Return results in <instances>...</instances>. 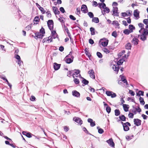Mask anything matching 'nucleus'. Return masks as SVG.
I'll list each match as a JSON object with an SVG mask.
<instances>
[{
  "mask_svg": "<svg viewBox=\"0 0 148 148\" xmlns=\"http://www.w3.org/2000/svg\"><path fill=\"white\" fill-rule=\"evenodd\" d=\"M138 37L142 40L144 41L146 39V36L144 35L143 34H141L138 35Z\"/></svg>",
  "mask_w": 148,
  "mask_h": 148,
  "instance_id": "obj_9",
  "label": "nucleus"
},
{
  "mask_svg": "<svg viewBox=\"0 0 148 148\" xmlns=\"http://www.w3.org/2000/svg\"><path fill=\"white\" fill-rule=\"evenodd\" d=\"M80 71L79 70H75L74 71L73 77L75 78V77L80 78L81 77V75L79 74Z\"/></svg>",
  "mask_w": 148,
  "mask_h": 148,
  "instance_id": "obj_1",
  "label": "nucleus"
},
{
  "mask_svg": "<svg viewBox=\"0 0 148 148\" xmlns=\"http://www.w3.org/2000/svg\"><path fill=\"white\" fill-rule=\"evenodd\" d=\"M15 57L16 58V59H17L18 60H21V58H20V56L18 55H15Z\"/></svg>",
  "mask_w": 148,
  "mask_h": 148,
  "instance_id": "obj_63",
  "label": "nucleus"
},
{
  "mask_svg": "<svg viewBox=\"0 0 148 148\" xmlns=\"http://www.w3.org/2000/svg\"><path fill=\"white\" fill-rule=\"evenodd\" d=\"M132 42L134 45H136L138 44V40L136 38H134L132 40Z\"/></svg>",
  "mask_w": 148,
  "mask_h": 148,
  "instance_id": "obj_23",
  "label": "nucleus"
},
{
  "mask_svg": "<svg viewBox=\"0 0 148 148\" xmlns=\"http://www.w3.org/2000/svg\"><path fill=\"white\" fill-rule=\"evenodd\" d=\"M125 61V60L123 59H121L119 60L117 62V64L119 65L121 64L123 62Z\"/></svg>",
  "mask_w": 148,
  "mask_h": 148,
  "instance_id": "obj_37",
  "label": "nucleus"
},
{
  "mask_svg": "<svg viewBox=\"0 0 148 148\" xmlns=\"http://www.w3.org/2000/svg\"><path fill=\"white\" fill-rule=\"evenodd\" d=\"M118 8L116 7H113V12L114 14H115V13H117V12Z\"/></svg>",
  "mask_w": 148,
  "mask_h": 148,
  "instance_id": "obj_33",
  "label": "nucleus"
},
{
  "mask_svg": "<svg viewBox=\"0 0 148 148\" xmlns=\"http://www.w3.org/2000/svg\"><path fill=\"white\" fill-rule=\"evenodd\" d=\"M97 128L98 129V132L99 134H102L103 132V130L102 129L99 128L98 127H97Z\"/></svg>",
  "mask_w": 148,
  "mask_h": 148,
  "instance_id": "obj_34",
  "label": "nucleus"
},
{
  "mask_svg": "<svg viewBox=\"0 0 148 148\" xmlns=\"http://www.w3.org/2000/svg\"><path fill=\"white\" fill-rule=\"evenodd\" d=\"M39 9L43 13H44L45 12V11L44 10V8L42 7H40L39 8Z\"/></svg>",
  "mask_w": 148,
  "mask_h": 148,
  "instance_id": "obj_61",
  "label": "nucleus"
},
{
  "mask_svg": "<svg viewBox=\"0 0 148 148\" xmlns=\"http://www.w3.org/2000/svg\"><path fill=\"white\" fill-rule=\"evenodd\" d=\"M60 67V64H57L56 63H54L53 68L55 70H58Z\"/></svg>",
  "mask_w": 148,
  "mask_h": 148,
  "instance_id": "obj_13",
  "label": "nucleus"
},
{
  "mask_svg": "<svg viewBox=\"0 0 148 148\" xmlns=\"http://www.w3.org/2000/svg\"><path fill=\"white\" fill-rule=\"evenodd\" d=\"M89 89L91 92H94L95 91V89L94 88H91V87H90L89 88Z\"/></svg>",
  "mask_w": 148,
  "mask_h": 148,
  "instance_id": "obj_60",
  "label": "nucleus"
},
{
  "mask_svg": "<svg viewBox=\"0 0 148 148\" xmlns=\"http://www.w3.org/2000/svg\"><path fill=\"white\" fill-rule=\"evenodd\" d=\"M129 117L131 118H133L134 116V114L132 113H130L128 114Z\"/></svg>",
  "mask_w": 148,
  "mask_h": 148,
  "instance_id": "obj_55",
  "label": "nucleus"
},
{
  "mask_svg": "<svg viewBox=\"0 0 148 148\" xmlns=\"http://www.w3.org/2000/svg\"><path fill=\"white\" fill-rule=\"evenodd\" d=\"M39 18L38 17H36L34 18V23H37L39 21Z\"/></svg>",
  "mask_w": 148,
  "mask_h": 148,
  "instance_id": "obj_50",
  "label": "nucleus"
},
{
  "mask_svg": "<svg viewBox=\"0 0 148 148\" xmlns=\"http://www.w3.org/2000/svg\"><path fill=\"white\" fill-rule=\"evenodd\" d=\"M129 93L132 96H134L135 94L134 92L131 90H129Z\"/></svg>",
  "mask_w": 148,
  "mask_h": 148,
  "instance_id": "obj_62",
  "label": "nucleus"
},
{
  "mask_svg": "<svg viewBox=\"0 0 148 148\" xmlns=\"http://www.w3.org/2000/svg\"><path fill=\"white\" fill-rule=\"evenodd\" d=\"M112 68L114 71L118 72L119 70L118 65L117 64L113 65Z\"/></svg>",
  "mask_w": 148,
  "mask_h": 148,
  "instance_id": "obj_22",
  "label": "nucleus"
},
{
  "mask_svg": "<svg viewBox=\"0 0 148 148\" xmlns=\"http://www.w3.org/2000/svg\"><path fill=\"white\" fill-rule=\"evenodd\" d=\"M88 74H89V76L91 78L93 79H94L95 78L94 72L92 69L89 71L88 72Z\"/></svg>",
  "mask_w": 148,
  "mask_h": 148,
  "instance_id": "obj_6",
  "label": "nucleus"
},
{
  "mask_svg": "<svg viewBox=\"0 0 148 148\" xmlns=\"http://www.w3.org/2000/svg\"><path fill=\"white\" fill-rule=\"evenodd\" d=\"M52 38H56L57 36V34L55 31H51Z\"/></svg>",
  "mask_w": 148,
  "mask_h": 148,
  "instance_id": "obj_24",
  "label": "nucleus"
},
{
  "mask_svg": "<svg viewBox=\"0 0 148 148\" xmlns=\"http://www.w3.org/2000/svg\"><path fill=\"white\" fill-rule=\"evenodd\" d=\"M97 56L100 58H101L102 57V54H101L99 52H97Z\"/></svg>",
  "mask_w": 148,
  "mask_h": 148,
  "instance_id": "obj_58",
  "label": "nucleus"
},
{
  "mask_svg": "<svg viewBox=\"0 0 148 148\" xmlns=\"http://www.w3.org/2000/svg\"><path fill=\"white\" fill-rule=\"evenodd\" d=\"M115 115L116 116H118L120 114V111L118 110H115Z\"/></svg>",
  "mask_w": 148,
  "mask_h": 148,
  "instance_id": "obj_40",
  "label": "nucleus"
},
{
  "mask_svg": "<svg viewBox=\"0 0 148 148\" xmlns=\"http://www.w3.org/2000/svg\"><path fill=\"white\" fill-rule=\"evenodd\" d=\"M99 7L100 8L104 9L106 7V4L104 3H101L99 4Z\"/></svg>",
  "mask_w": 148,
  "mask_h": 148,
  "instance_id": "obj_29",
  "label": "nucleus"
},
{
  "mask_svg": "<svg viewBox=\"0 0 148 148\" xmlns=\"http://www.w3.org/2000/svg\"><path fill=\"white\" fill-rule=\"evenodd\" d=\"M52 37L49 36L48 38H44L42 40V42L43 43L46 42L49 43L52 41Z\"/></svg>",
  "mask_w": 148,
  "mask_h": 148,
  "instance_id": "obj_3",
  "label": "nucleus"
},
{
  "mask_svg": "<svg viewBox=\"0 0 148 148\" xmlns=\"http://www.w3.org/2000/svg\"><path fill=\"white\" fill-rule=\"evenodd\" d=\"M75 13L79 15L80 14V8H77L76 9V11Z\"/></svg>",
  "mask_w": 148,
  "mask_h": 148,
  "instance_id": "obj_54",
  "label": "nucleus"
},
{
  "mask_svg": "<svg viewBox=\"0 0 148 148\" xmlns=\"http://www.w3.org/2000/svg\"><path fill=\"white\" fill-rule=\"evenodd\" d=\"M139 12L137 10H136L134 11V15L136 19H138L139 18Z\"/></svg>",
  "mask_w": 148,
  "mask_h": 148,
  "instance_id": "obj_5",
  "label": "nucleus"
},
{
  "mask_svg": "<svg viewBox=\"0 0 148 148\" xmlns=\"http://www.w3.org/2000/svg\"><path fill=\"white\" fill-rule=\"evenodd\" d=\"M103 11L107 13H108V12H110V10H109V9L108 8H106V7H105L104 9V10H103Z\"/></svg>",
  "mask_w": 148,
  "mask_h": 148,
  "instance_id": "obj_48",
  "label": "nucleus"
},
{
  "mask_svg": "<svg viewBox=\"0 0 148 148\" xmlns=\"http://www.w3.org/2000/svg\"><path fill=\"white\" fill-rule=\"evenodd\" d=\"M73 120L79 124L80 125H81L82 123V121L79 118L77 117L73 118Z\"/></svg>",
  "mask_w": 148,
  "mask_h": 148,
  "instance_id": "obj_8",
  "label": "nucleus"
},
{
  "mask_svg": "<svg viewBox=\"0 0 148 148\" xmlns=\"http://www.w3.org/2000/svg\"><path fill=\"white\" fill-rule=\"evenodd\" d=\"M134 121V124L137 126H139L141 124V121L138 119H135Z\"/></svg>",
  "mask_w": 148,
  "mask_h": 148,
  "instance_id": "obj_7",
  "label": "nucleus"
},
{
  "mask_svg": "<svg viewBox=\"0 0 148 148\" xmlns=\"http://www.w3.org/2000/svg\"><path fill=\"white\" fill-rule=\"evenodd\" d=\"M73 57L72 56L71 58H68L66 59L65 61L68 64L71 63L73 60Z\"/></svg>",
  "mask_w": 148,
  "mask_h": 148,
  "instance_id": "obj_21",
  "label": "nucleus"
},
{
  "mask_svg": "<svg viewBox=\"0 0 148 148\" xmlns=\"http://www.w3.org/2000/svg\"><path fill=\"white\" fill-rule=\"evenodd\" d=\"M92 21L93 22L96 23H98L99 22V18L97 17H94L92 18Z\"/></svg>",
  "mask_w": 148,
  "mask_h": 148,
  "instance_id": "obj_30",
  "label": "nucleus"
},
{
  "mask_svg": "<svg viewBox=\"0 0 148 148\" xmlns=\"http://www.w3.org/2000/svg\"><path fill=\"white\" fill-rule=\"evenodd\" d=\"M90 31L91 32V34L92 35H94L95 34V29L92 27H91L90 29Z\"/></svg>",
  "mask_w": 148,
  "mask_h": 148,
  "instance_id": "obj_36",
  "label": "nucleus"
},
{
  "mask_svg": "<svg viewBox=\"0 0 148 148\" xmlns=\"http://www.w3.org/2000/svg\"><path fill=\"white\" fill-rule=\"evenodd\" d=\"M144 95V92L141 91H139L138 93H137V95H139L140 96V95L143 96Z\"/></svg>",
  "mask_w": 148,
  "mask_h": 148,
  "instance_id": "obj_42",
  "label": "nucleus"
},
{
  "mask_svg": "<svg viewBox=\"0 0 148 148\" xmlns=\"http://www.w3.org/2000/svg\"><path fill=\"white\" fill-rule=\"evenodd\" d=\"M53 9L55 14H59L60 12L58 11V9L57 7H53Z\"/></svg>",
  "mask_w": 148,
  "mask_h": 148,
  "instance_id": "obj_16",
  "label": "nucleus"
},
{
  "mask_svg": "<svg viewBox=\"0 0 148 148\" xmlns=\"http://www.w3.org/2000/svg\"><path fill=\"white\" fill-rule=\"evenodd\" d=\"M32 27V25H27L25 28V29L26 31H28L31 29Z\"/></svg>",
  "mask_w": 148,
  "mask_h": 148,
  "instance_id": "obj_35",
  "label": "nucleus"
},
{
  "mask_svg": "<svg viewBox=\"0 0 148 148\" xmlns=\"http://www.w3.org/2000/svg\"><path fill=\"white\" fill-rule=\"evenodd\" d=\"M107 141L110 146L112 147H114V144L112 139H110L109 140H107Z\"/></svg>",
  "mask_w": 148,
  "mask_h": 148,
  "instance_id": "obj_14",
  "label": "nucleus"
},
{
  "mask_svg": "<svg viewBox=\"0 0 148 148\" xmlns=\"http://www.w3.org/2000/svg\"><path fill=\"white\" fill-rule=\"evenodd\" d=\"M64 28L65 31L67 32L68 36L69 37H70L71 35L69 32V30L67 28L66 26H64Z\"/></svg>",
  "mask_w": 148,
  "mask_h": 148,
  "instance_id": "obj_39",
  "label": "nucleus"
},
{
  "mask_svg": "<svg viewBox=\"0 0 148 148\" xmlns=\"http://www.w3.org/2000/svg\"><path fill=\"white\" fill-rule=\"evenodd\" d=\"M120 77L121 78V80L123 82V81H124V80H125L126 79L125 77L121 75H120Z\"/></svg>",
  "mask_w": 148,
  "mask_h": 148,
  "instance_id": "obj_51",
  "label": "nucleus"
},
{
  "mask_svg": "<svg viewBox=\"0 0 148 148\" xmlns=\"http://www.w3.org/2000/svg\"><path fill=\"white\" fill-rule=\"evenodd\" d=\"M106 94L108 96H111L112 98L115 97L116 96V94L112 92L107 91Z\"/></svg>",
  "mask_w": 148,
  "mask_h": 148,
  "instance_id": "obj_2",
  "label": "nucleus"
},
{
  "mask_svg": "<svg viewBox=\"0 0 148 148\" xmlns=\"http://www.w3.org/2000/svg\"><path fill=\"white\" fill-rule=\"evenodd\" d=\"M120 119L122 121H124L125 120V117L123 115L119 116Z\"/></svg>",
  "mask_w": 148,
  "mask_h": 148,
  "instance_id": "obj_43",
  "label": "nucleus"
},
{
  "mask_svg": "<svg viewBox=\"0 0 148 148\" xmlns=\"http://www.w3.org/2000/svg\"><path fill=\"white\" fill-rule=\"evenodd\" d=\"M81 10L84 13L86 12L87 11V7L85 5H82L81 7Z\"/></svg>",
  "mask_w": 148,
  "mask_h": 148,
  "instance_id": "obj_11",
  "label": "nucleus"
},
{
  "mask_svg": "<svg viewBox=\"0 0 148 148\" xmlns=\"http://www.w3.org/2000/svg\"><path fill=\"white\" fill-rule=\"evenodd\" d=\"M48 26L50 30L52 29L53 27V22L52 20H49L47 22Z\"/></svg>",
  "mask_w": 148,
  "mask_h": 148,
  "instance_id": "obj_4",
  "label": "nucleus"
},
{
  "mask_svg": "<svg viewBox=\"0 0 148 148\" xmlns=\"http://www.w3.org/2000/svg\"><path fill=\"white\" fill-rule=\"evenodd\" d=\"M39 33L44 35V34L45 33L44 29L43 28H41L40 30V32Z\"/></svg>",
  "mask_w": 148,
  "mask_h": 148,
  "instance_id": "obj_52",
  "label": "nucleus"
},
{
  "mask_svg": "<svg viewBox=\"0 0 148 148\" xmlns=\"http://www.w3.org/2000/svg\"><path fill=\"white\" fill-rule=\"evenodd\" d=\"M123 106L124 110L125 112H127L128 111V109L129 108V106L128 105L123 104Z\"/></svg>",
  "mask_w": 148,
  "mask_h": 148,
  "instance_id": "obj_17",
  "label": "nucleus"
},
{
  "mask_svg": "<svg viewBox=\"0 0 148 148\" xmlns=\"http://www.w3.org/2000/svg\"><path fill=\"white\" fill-rule=\"evenodd\" d=\"M82 83L86 85L88 84V81L86 80L85 79H83L82 81Z\"/></svg>",
  "mask_w": 148,
  "mask_h": 148,
  "instance_id": "obj_45",
  "label": "nucleus"
},
{
  "mask_svg": "<svg viewBox=\"0 0 148 148\" xmlns=\"http://www.w3.org/2000/svg\"><path fill=\"white\" fill-rule=\"evenodd\" d=\"M131 47V46L130 43H128L126 45L125 47L127 49H130Z\"/></svg>",
  "mask_w": 148,
  "mask_h": 148,
  "instance_id": "obj_32",
  "label": "nucleus"
},
{
  "mask_svg": "<svg viewBox=\"0 0 148 148\" xmlns=\"http://www.w3.org/2000/svg\"><path fill=\"white\" fill-rule=\"evenodd\" d=\"M138 25L139 27L140 28V29L139 31V32L140 33H141L142 31L145 29L144 28V25L141 23H139Z\"/></svg>",
  "mask_w": 148,
  "mask_h": 148,
  "instance_id": "obj_12",
  "label": "nucleus"
},
{
  "mask_svg": "<svg viewBox=\"0 0 148 148\" xmlns=\"http://www.w3.org/2000/svg\"><path fill=\"white\" fill-rule=\"evenodd\" d=\"M74 81L75 83L76 84H78L79 83V81L77 78H76L75 77L74 78Z\"/></svg>",
  "mask_w": 148,
  "mask_h": 148,
  "instance_id": "obj_49",
  "label": "nucleus"
},
{
  "mask_svg": "<svg viewBox=\"0 0 148 148\" xmlns=\"http://www.w3.org/2000/svg\"><path fill=\"white\" fill-rule=\"evenodd\" d=\"M22 134L23 135H25L28 138H30L32 137V135H33L29 132H23Z\"/></svg>",
  "mask_w": 148,
  "mask_h": 148,
  "instance_id": "obj_10",
  "label": "nucleus"
},
{
  "mask_svg": "<svg viewBox=\"0 0 148 148\" xmlns=\"http://www.w3.org/2000/svg\"><path fill=\"white\" fill-rule=\"evenodd\" d=\"M143 23L146 24H147L148 23V19H145L144 20H143Z\"/></svg>",
  "mask_w": 148,
  "mask_h": 148,
  "instance_id": "obj_64",
  "label": "nucleus"
},
{
  "mask_svg": "<svg viewBox=\"0 0 148 148\" xmlns=\"http://www.w3.org/2000/svg\"><path fill=\"white\" fill-rule=\"evenodd\" d=\"M72 95L73 96L77 97H79L80 96L79 93L76 90L72 92Z\"/></svg>",
  "mask_w": 148,
  "mask_h": 148,
  "instance_id": "obj_19",
  "label": "nucleus"
},
{
  "mask_svg": "<svg viewBox=\"0 0 148 148\" xmlns=\"http://www.w3.org/2000/svg\"><path fill=\"white\" fill-rule=\"evenodd\" d=\"M112 35L115 37H116L117 36V34L116 32L114 31L112 33Z\"/></svg>",
  "mask_w": 148,
  "mask_h": 148,
  "instance_id": "obj_56",
  "label": "nucleus"
},
{
  "mask_svg": "<svg viewBox=\"0 0 148 148\" xmlns=\"http://www.w3.org/2000/svg\"><path fill=\"white\" fill-rule=\"evenodd\" d=\"M123 32L125 34L128 35L130 33H131L129 29H125L123 31Z\"/></svg>",
  "mask_w": 148,
  "mask_h": 148,
  "instance_id": "obj_27",
  "label": "nucleus"
},
{
  "mask_svg": "<svg viewBox=\"0 0 148 148\" xmlns=\"http://www.w3.org/2000/svg\"><path fill=\"white\" fill-rule=\"evenodd\" d=\"M112 24L114 25L116 27H117L119 26V24L117 21H113L112 22Z\"/></svg>",
  "mask_w": 148,
  "mask_h": 148,
  "instance_id": "obj_31",
  "label": "nucleus"
},
{
  "mask_svg": "<svg viewBox=\"0 0 148 148\" xmlns=\"http://www.w3.org/2000/svg\"><path fill=\"white\" fill-rule=\"evenodd\" d=\"M139 100L141 103L143 105L145 104V102L143 101V99L140 97Z\"/></svg>",
  "mask_w": 148,
  "mask_h": 148,
  "instance_id": "obj_47",
  "label": "nucleus"
},
{
  "mask_svg": "<svg viewBox=\"0 0 148 148\" xmlns=\"http://www.w3.org/2000/svg\"><path fill=\"white\" fill-rule=\"evenodd\" d=\"M124 130L125 131H127L129 129V128L128 126L124 124H123Z\"/></svg>",
  "mask_w": 148,
  "mask_h": 148,
  "instance_id": "obj_28",
  "label": "nucleus"
},
{
  "mask_svg": "<svg viewBox=\"0 0 148 148\" xmlns=\"http://www.w3.org/2000/svg\"><path fill=\"white\" fill-rule=\"evenodd\" d=\"M60 11L62 13H64L65 12V10L63 7H61L60 9Z\"/></svg>",
  "mask_w": 148,
  "mask_h": 148,
  "instance_id": "obj_59",
  "label": "nucleus"
},
{
  "mask_svg": "<svg viewBox=\"0 0 148 148\" xmlns=\"http://www.w3.org/2000/svg\"><path fill=\"white\" fill-rule=\"evenodd\" d=\"M108 40H106L105 41H103L101 42V45L103 47H106L107 46L108 44Z\"/></svg>",
  "mask_w": 148,
  "mask_h": 148,
  "instance_id": "obj_25",
  "label": "nucleus"
},
{
  "mask_svg": "<svg viewBox=\"0 0 148 148\" xmlns=\"http://www.w3.org/2000/svg\"><path fill=\"white\" fill-rule=\"evenodd\" d=\"M133 137V136H126V138L128 140H130L132 139V137Z\"/></svg>",
  "mask_w": 148,
  "mask_h": 148,
  "instance_id": "obj_53",
  "label": "nucleus"
},
{
  "mask_svg": "<svg viewBox=\"0 0 148 148\" xmlns=\"http://www.w3.org/2000/svg\"><path fill=\"white\" fill-rule=\"evenodd\" d=\"M35 35L37 38H42L44 35L39 32L36 33Z\"/></svg>",
  "mask_w": 148,
  "mask_h": 148,
  "instance_id": "obj_18",
  "label": "nucleus"
},
{
  "mask_svg": "<svg viewBox=\"0 0 148 148\" xmlns=\"http://www.w3.org/2000/svg\"><path fill=\"white\" fill-rule=\"evenodd\" d=\"M88 15L91 18H92L93 17V14L91 12H89L88 13Z\"/></svg>",
  "mask_w": 148,
  "mask_h": 148,
  "instance_id": "obj_57",
  "label": "nucleus"
},
{
  "mask_svg": "<svg viewBox=\"0 0 148 148\" xmlns=\"http://www.w3.org/2000/svg\"><path fill=\"white\" fill-rule=\"evenodd\" d=\"M106 110L107 112L108 113L110 112L111 111V108L110 107L108 106H107L106 109Z\"/></svg>",
  "mask_w": 148,
  "mask_h": 148,
  "instance_id": "obj_44",
  "label": "nucleus"
},
{
  "mask_svg": "<svg viewBox=\"0 0 148 148\" xmlns=\"http://www.w3.org/2000/svg\"><path fill=\"white\" fill-rule=\"evenodd\" d=\"M88 121L90 123L91 126L93 127L95 125V122L93 121L92 119H88Z\"/></svg>",
  "mask_w": 148,
  "mask_h": 148,
  "instance_id": "obj_15",
  "label": "nucleus"
},
{
  "mask_svg": "<svg viewBox=\"0 0 148 148\" xmlns=\"http://www.w3.org/2000/svg\"><path fill=\"white\" fill-rule=\"evenodd\" d=\"M127 16H130L132 15V12L130 10L127 11L126 12Z\"/></svg>",
  "mask_w": 148,
  "mask_h": 148,
  "instance_id": "obj_38",
  "label": "nucleus"
},
{
  "mask_svg": "<svg viewBox=\"0 0 148 148\" xmlns=\"http://www.w3.org/2000/svg\"><path fill=\"white\" fill-rule=\"evenodd\" d=\"M140 34H143L145 36L148 35V31L147 30H145L144 29L143 30L141 33H140Z\"/></svg>",
  "mask_w": 148,
  "mask_h": 148,
  "instance_id": "obj_26",
  "label": "nucleus"
},
{
  "mask_svg": "<svg viewBox=\"0 0 148 148\" xmlns=\"http://www.w3.org/2000/svg\"><path fill=\"white\" fill-rule=\"evenodd\" d=\"M64 18L62 17H60L58 18V20L62 23L64 22Z\"/></svg>",
  "mask_w": 148,
  "mask_h": 148,
  "instance_id": "obj_46",
  "label": "nucleus"
},
{
  "mask_svg": "<svg viewBox=\"0 0 148 148\" xmlns=\"http://www.w3.org/2000/svg\"><path fill=\"white\" fill-rule=\"evenodd\" d=\"M129 28L131 33L135 29V27L132 25H129Z\"/></svg>",
  "mask_w": 148,
  "mask_h": 148,
  "instance_id": "obj_20",
  "label": "nucleus"
},
{
  "mask_svg": "<svg viewBox=\"0 0 148 148\" xmlns=\"http://www.w3.org/2000/svg\"><path fill=\"white\" fill-rule=\"evenodd\" d=\"M102 50L105 53H109L110 51L108 49L106 48H104Z\"/></svg>",
  "mask_w": 148,
  "mask_h": 148,
  "instance_id": "obj_41",
  "label": "nucleus"
}]
</instances>
